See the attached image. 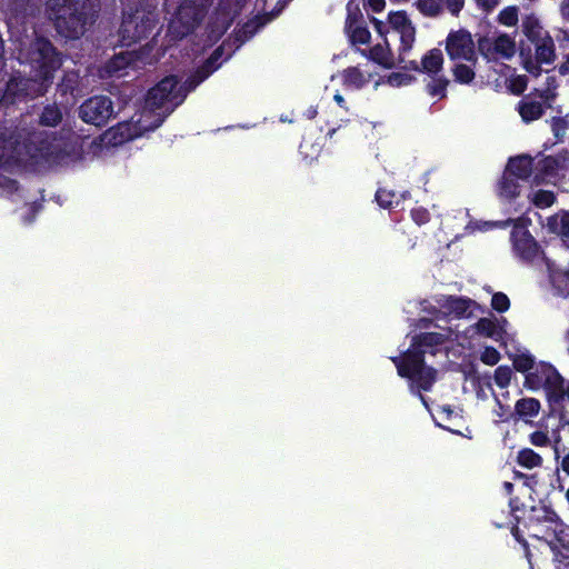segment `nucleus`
I'll list each match as a JSON object with an SVG mask.
<instances>
[{"instance_id": "nucleus-1", "label": "nucleus", "mask_w": 569, "mask_h": 569, "mask_svg": "<svg viewBox=\"0 0 569 569\" xmlns=\"http://www.w3.org/2000/svg\"><path fill=\"white\" fill-rule=\"evenodd\" d=\"M46 9L59 34L79 39L97 18L94 0H46Z\"/></svg>"}, {"instance_id": "nucleus-2", "label": "nucleus", "mask_w": 569, "mask_h": 569, "mask_svg": "<svg viewBox=\"0 0 569 569\" xmlns=\"http://www.w3.org/2000/svg\"><path fill=\"white\" fill-rule=\"evenodd\" d=\"M442 335L437 332L422 333L415 338L412 347L402 358H392L398 373L411 381V389L429 390L436 381V371L423 363V347L438 346Z\"/></svg>"}, {"instance_id": "nucleus-3", "label": "nucleus", "mask_w": 569, "mask_h": 569, "mask_svg": "<svg viewBox=\"0 0 569 569\" xmlns=\"http://www.w3.org/2000/svg\"><path fill=\"white\" fill-rule=\"evenodd\" d=\"M21 54L30 64L31 76L49 89L54 72L62 64L61 53L54 44L48 38L37 36Z\"/></svg>"}, {"instance_id": "nucleus-4", "label": "nucleus", "mask_w": 569, "mask_h": 569, "mask_svg": "<svg viewBox=\"0 0 569 569\" xmlns=\"http://www.w3.org/2000/svg\"><path fill=\"white\" fill-rule=\"evenodd\" d=\"M159 16L156 10L142 6L129 8L122 13V21L118 31L119 42L122 47H131L148 40L157 29Z\"/></svg>"}, {"instance_id": "nucleus-5", "label": "nucleus", "mask_w": 569, "mask_h": 569, "mask_svg": "<svg viewBox=\"0 0 569 569\" xmlns=\"http://www.w3.org/2000/svg\"><path fill=\"white\" fill-rule=\"evenodd\" d=\"M179 82L178 76L170 74L164 77L148 90L146 104L152 110L162 109L164 117L169 116L186 100V94H179L177 89Z\"/></svg>"}, {"instance_id": "nucleus-6", "label": "nucleus", "mask_w": 569, "mask_h": 569, "mask_svg": "<svg viewBox=\"0 0 569 569\" xmlns=\"http://www.w3.org/2000/svg\"><path fill=\"white\" fill-rule=\"evenodd\" d=\"M207 8L197 0H186L177 8L169 21V32L176 39H182L192 33L202 22Z\"/></svg>"}, {"instance_id": "nucleus-7", "label": "nucleus", "mask_w": 569, "mask_h": 569, "mask_svg": "<svg viewBox=\"0 0 569 569\" xmlns=\"http://www.w3.org/2000/svg\"><path fill=\"white\" fill-rule=\"evenodd\" d=\"M478 51L488 62L510 60L517 52L516 38L508 33H493L481 37L477 43Z\"/></svg>"}, {"instance_id": "nucleus-8", "label": "nucleus", "mask_w": 569, "mask_h": 569, "mask_svg": "<svg viewBox=\"0 0 569 569\" xmlns=\"http://www.w3.org/2000/svg\"><path fill=\"white\" fill-rule=\"evenodd\" d=\"M47 91L48 88L32 76L29 78L11 77L0 98V103L3 107H9L23 101L26 98L33 99L43 96Z\"/></svg>"}, {"instance_id": "nucleus-9", "label": "nucleus", "mask_w": 569, "mask_h": 569, "mask_svg": "<svg viewBox=\"0 0 569 569\" xmlns=\"http://www.w3.org/2000/svg\"><path fill=\"white\" fill-rule=\"evenodd\" d=\"M116 116L113 102L108 96H93L79 107V118L89 124L103 127Z\"/></svg>"}, {"instance_id": "nucleus-10", "label": "nucleus", "mask_w": 569, "mask_h": 569, "mask_svg": "<svg viewBox=\"0 0 569 569\" xmlns=\"http://www.w3.org/2000/svg\"><path fill=\"white\" fill-rule=\"evenodd\" d=\"M446 52L451 60L477 61V49L472 34L465 29L452 30L446 38Z\"/></svg>"}, {"instance_id": "nucleus-11", "label": "nucleus", "mask_w": 569, "mask_h": 569, "mask_svg": "<svg viewBox=\"0 0 569 569\" xmlns=\"http://www.w3.org/2000/svg\"><path fill=\"white\" fill-rule=\"evenodd\" d=\"M565 379L556 370L555 367L548 363H541L535 368L526 378V383L531 389L543 388L547 390L549 398L555 400L559 396V390Z\"/></svg>"}, {"instance_id": "nucleus-12", "label": "nucleus", "mask_w": 569, "mask_h": 569, "mask_svg": "<svg viewBox=\"0 0 569 569\" xmlns=\"http://www.w3.org/2000/svg\"><path fill=\"white\" fill-rule=\"evenodd\" d=\"M513 252L525 261H532L539 254V248L529 231L523 227L515 226L511 232Z\"/></svg>"}, {"instance_id": "nucleus-13", "label": "nucleus", "mask_w": 569, "mask_h": 569, "mask_svg": "<svg viewBox=\"0 0 569 569\" xmlns=\"http://www.w3.org/2000/svg\"><path fill=\"white\" fill-rule=\"evenodd\" d=\"M390 26L400 34L401 50L409 51L416 40V29L403 11L389 14Z\"/></svg>"}, {"instance_id": "nucleus-14", "label": "nucleus", "mask_w": 569, "mask_h": 569, "mask_svg": "<svg viewBox=\"0 0 569 569\" xmlns=\"http://www.w3.org/2000/svg\"><path fill=\"white\" fill-rule=\"evenodd\" d=\"M57 93L63 99L62 102H70L82 94L81 77L79 71H64L57 84Z\"/></svg>"}, {"instance_id": "nucleus-15", "label": "nucleus", "mask_w": 569, "mask_h": 569, "mask_svg": "<svg viewBox=\"0 0 569 569\" xmlns=\"http://www.w3.org/2000/svg\"><path fill=\"white\" fill-rule=\"evenodd\" d=\"M274 17L273 12L258 14L254 18L248 20L239 29L234 30L233 37L237 48L241 47L248 40H250L260 28L270 22Z\"/></svg>"}, {"instance_id": "nucleus-16", "label": "nucleus", "mask_w": 569, "mask_h": 569, "mask_svg": "<svg viewBox=\"0 0 569 569\" xmlns=\"http://www.w3.org/2000/svg\"><path fill=\"white\" fill-rule=\"evenodd\" d=\"M362 54L367 56L365 51H362ZM368 57L372 61L388 69H391L396 66V59L389 48L387 39H383L382 42L375 44L369 50Z\"/></svg>"}, {"instance_id": "nucleus-17", "label": "nucleus", "mask_w": 569, "mask_h": 569, "mask_svg": "<svg viewBox=\"0 0 569 569\" xmlns=\"http://www.w3.org/2000/svg\"><path fill=\"white\" fill-rule=\"evenodd\" d=\"M106 136L108 137L109 143L112 146H121L128 141L134 139L136 133L129 122H119L111 127Z\"/></svg>"}, {"instance_id": "nucleus-18", "label": "nucleus", "mask_w": 569, "mask_h": 569, "mask_svg": "<svg viewBox=\"0 0 569 569\" xmlns=\"http://www.w3.org/2000/svg\"><path fill=\"white\" fill-rule=\"evenodd\" d=\"M518 111L525 122L538 120L543 114L541 102L525 97L518 104Z\"/></svg>"}, {"instance_id": "nucleus-19", "label": "nucleus", "mask_w": 569, "mask_h": 569, "mask_svg": "<svg viewBox=\"0 0 569 569\" xmlns=\"http://www.w3.org/2000/svg\"><path fill=\"white\" fill-rule=\"evenodd\" d=\"M547 227L552 233L562 237V241L569 240V212L559 211L549 217L547 220Z\"/></svg>"}, {"instance_id": "nucleus-20", "label": "nucleus", "mask_w": 569, "mask_h": 569, "mask_svg": "<svg viewBox=\"0 0 569 569\" xmlns=\"http://www.w3.org/2000/svg\"><path fill=\"white\" fill-rule=\"evenodd\" d=\"M532 159L528 156H519L510 159L508 163V171L510 174L518 179H527L532 173Z\"/></svg>"}, {"instance_id": "nucleus-21", "label": "nucleus", "mask_w": 569, "mask_h": 569, "mask_svg": "<svg viewBox=\"0 0 569 569\" xmlns=\"http://www.w3.org/2000/svg\"><path fill=\"white\" fill-rule=\"evenodd\" d=\"M522 32L532 43L545 40V38H549L548 31L543 29L538 19L535 17H527L522 22Z\"/></svg>"}, {"instance_id": "nucleus-22", "label": "nucleus", "mask_w": 569, "mask_h": 569, "mask_svg": "<svg viewBox=\"0 0 569 569\" xmlns=\"http://www.w3.org/2000/svg\"><path fill=\"white\" fill-rule=\"evenodd\" d=\"M535 59L540 63L551 64L556 59L555 42L551 37L535 43Z\"/></svg>"}, {"instance_id": "nucleus-23", "label": "nucleus", "mask_w": 569, "mask_h": 569, "mask_svg": "<svg viewBox=\"0 0 569 569\" xmlns=\"http://www.w3.org/2000/svg\"><path fill=\"white\" fill-rule=\"evenodd\" d=\"M209 76H211L210 70H206L199 66L182 84H178L177 89L179 94H186L187 97L189 92L194 90L201 82L209 78Z\"/></svg>"}, {"instance_id": "nucleus-24", "label": "nucleus", "mask_w": 569, "mask_h": 569, "mask_svg": "<svg viewBox=\"0 0 569 569\" xmlns=\"http://www.w3.org/2000/svg\"><path fill=\"white\" fill-rule=\"evenodd\" d=\"M422 70L436 74L443 66V54L439 49H432L421 60Z\"/></svg>"}, {"instance_id": "nucleus-25", "label": "nucleus", "mask_w": 569, "mask_h": 569, "mask_svg": "<svg viewBox=\"0 0 569 569\" xmlns=\"http://www.w3.org/2000/svg\"><path fill=\"white\" fill-rule=\"evenodd\" d=\"M62 121V111L56 104H47L43 107L39 117V123L43 127H57Z\"/></svg>"}, {"instance_id": "nucleus-26", "label": "nucleus", "mask_w": 569, "mask_h": 569, "mask_svg": "<svg viewBox=\"0 0 569 569\" xmlns=\"http://www.w3.org/2000/svg\"><path fill=\"white\" fill-rule=\"evenodd\" d=\"M540 407L537 399L523 398L516 402L515 410L522 418H532L539 413Z\"/></svg>"}, {"instance_id": "nucleus-27", "label": "nucleus", "mask_w": 569, "mask_h": 569, "mask_svg": "<svg viewBox=\"0 0 569 569\" xmlns=\"http://www.w3.org/2000/svg\"><path fill=\"white\" fill-rule=\"evenodd\" d=\"M470 300L457 297H447L441 307L447 310V312L456 316L462 317L467 310L469 309Z\"/></svg>"}, {"instance_id": "nucleus-28", "label": "nucleus", "mask_w": 569, "mask_h": 569, "mask_svg": "<svg viewBox=\"0 0 569 569\" xmlns=\"http://www.w3.org/2000/svg\"><path fill=\"white\" fill-rule=\"evenodd\" d=\"M342 79L346 86L352 87L355 89H360L368 82L366 76L355 67L346 69L342 72Z\"/></svg>"}, {"instance_id": "nucleus-29", "label": "nucleus", "mask_w": 569, "mask_h": 569, "mask_svg": "<svg viewBox=\"0 0 569 569\" xmlns=\"http://www.w3.org/2000/svg\"><path fill=\"white\" fill-rule=\"evenodd\" d=\"M517 460L520 466L528 468V469L539 467L542 463L541 456L529 448H525V449L520 450L518 452Z\"/></svg>"}, {"instance_id": "nucleus-30", "label": "nucleus", "mask_w": 569, "mask_h": 569, "mask_svg": "<svg viewBox=\"0 0 569 569\" xmlns=\"http://www.w3.org/2000/svg\"><path fill=\"white\" fill-rule=\"evenodd\" d=\"M417 9L427 17H437L443 8V0H417Z\"/></svg>"}, {"instance_id": "nucleus-31", "label": "nucleus", "mask_w": 569, "mask_h": 569, "mask_svg": "<svg viewBox=\"0 0 569 569\" xmlns=\"http://www.w3.org/2000/svg\"><path fill=\"white\" fill-rule=\"evenodd\" d=\"M134 52H119L114 54L108 62V69L110 71H119L127 68L134 61Z\"/></svg>"}, {"instance_id": "nucleus-32", "label": "nucleus", "mask_w": 569, "mask_h": 569, "mask_svg": "<svg viewBox=\"0 0 569 569\" xmlns=\"http://www.w3.org/2000/svg\"><path fill=\"white\" fill-rule=\"evenodd\" d=\"M499 196L505 199H512L519 194V184L515 179L503 176L499 182Z\"/></svg>"}, {"instance_id": "nucleus-33", "label": "nucleus", "mask_w": 569, "mask_h": 569, "mask_svg": "<svg viewBox=\"0 0 569 569\" xmlns=\"http://www.w3.org/2000/svg\"><path fill=\"white\" fill-rule=\"evenodd\" d=\"M497 20L502 26L516 27L519 21V9L516 6L507 7L499 12Z\"/></svg>"}, {"instance_id": "nucleus-34", "label": "nucleus", "mask_w": 569, "mask_h": 569, "mask_svg": "<svg viewBox=\"0 0 569 569\" xmlns=\"http://www.w3.org/2000/svg\"><path fill=\"white\" fill-rule=\"evenodd\" d=\"M452 73L455 80L460 83H470L475 78L473 68L465 63H457L452 69Z\"/></svg>"}, {"instance_id": "nucleus-35", "label": "nucleus", "mask_w": 569, "mask_h": 569, "mask_svg": "<svg viewBox=\"0 0 569 569\" xmlns=\"http://www.w3.org/2000/svg\"><path fill=\"white\" fill-rule=\"evenodd\" d=\"M476 329L478 333L488 338L496 339L499 336V330L496 322L489 318H481L476 323Z\"/></svg>"}, {"instance_id": "nucleus-36", "label": "nucleus", "mask_w": 569, "mask_h": 569, "mask_svg": "<svg viewBox=\"0 0 569 569\" xmlns=\"http://www.w3.org/2000/svg\"><path fill=\"white\" fill-rule=\"evenodd\" d=\"M555 193L549 190H537L531 194V201L538 208H548L555 202Z\"/></svg>"}, {"instance_id": "nucleus-37", "label": "nucleus", "mask_w": 569, "mask_h": 569, "mask_svg": "<svg viewBox=\"0 0 569 569\" xmlns=\"http://www.w3.org/2000/svg\"><path fill=\"white\" fill-rule=\"evenodd\" d=\"M511 377H512V370L508 366H499L495 370L493 379H495L496 385L500 388L508 387L510 383Z\"/></svg>"}, {"instance_id": "nucleus-38", "label": "nucleus", "mask_w": 569, "mask_h": 569, "mask_svg": "<svg viewBox=\"0 0 569 569\" xmlns=\"http://www.w3.org/2000/svg\"><path fill=\"white\" fill-rule=\"evenodd\" d=\"M223 54V46H219L216 48L212 53L204 60L201 67L206 70H210V74H212L220 66L219 60Z\"/></svg>"}, {"instance_id": "nucleus-39", "label": "nucleus", "mask_w": 569, "mask_h": 569, "mask_svg": "<svg viewBox=\"0 0 569 569\" xmlns=\"http://www.w3.org/2000/svg\"><path fill=\"white\" fill-rule=\"evenodd\" d=\"M535 359L531 355L521 353L518 355L513 360V367L517 371L527 372L533 369Z\"/></svg>"}, {"instance_id": "nucleus-40", "label": "nucleus", "mask_w": 569, "mask_h": 569, "mask_svg": "<svg viewBox=\"0 0 569 569\" xmlns=\"http://www.w3.org/2000/svg\"><path fill=\"white\" fill-rule=\"evenodd\" d=\"M557 87L558 84L555 77L547 78V87L545 89L539 90L540 98L546 102L553 100L556 97Z\"/></svg>"}, {"instance_id": "nucleus-41", "label": "nucleus", "mask_w": 569, "mask_h": 569, "mask_svg": "<svg viewBox=\"0 0 569 569\" xmlns=\"http://www.w3.org/2000/svg\"><path fill=\"white\" fill-rule=\"evenodd\" d=\"M491 307L498 312H505L510 307L509 298L502 292H496L491 299Z\"/></svg>"}, {"instance_id": "nucleus-42", "label": "nucleus", "mask_w": 569, "mask_h": 569, "mask_svg": "<svg viewBox=\"0 0 569 569\" xmlns=\"http://www.w3.org/2000/svg\"><path fill=\"white\" fill-rule=\"evenodd\" d=\"M350 39L353 44H366L370 40V32L367 28L356 27L351 31Z\"/></svg>"}, {"instance_id": "nucleus-43", "label": "nucleus", "mask_w": 569, "mask_h": 569, "mask_svg": "<svg viewBox=\"0 0 569 569\" xmlns=\"http://www.w3.org/2000/svg\"><path fill=\"white\" fill-rule=\"evenodd\" d=\"M500 353L499 351L493 347H487L481 352L480 360L488 366H495L500 360Z\"/></svg>"}, {"instance_id": "nucleus-44", "label": "nucleus", "mask_w": 569, "mask_h": 569, "mask_svg": "<svg viewBox=\"0 0 569 569\" xmlns=\"http://www.w3.org/2000/svg\"><path fill=\"white\" fill-rule=\"evenodd\" d=\"M0 190L2 193L13 194L19 190V182L16 179L1 176L0 177Z\"/></svg>"}, {"instance_id": "nucleus-45", "label": "nucleus", "mask_w": 569, "mask_h": 569, "mask_svg": "<svg viewBox=\"0 0 569 569\" xmlns=\"http://www.w3.org/2000/svg\"><path fill=\"white\" fill-rule=\"evenodd\" d=\"M530 442L536 447H548L551 442L547 431L537 430L530 435Z\"/></svg>"}, {"instance_id": "nucleus-46", "label": "nucleus", "mask_w": 569, "mask_h": 569, "mask_svg": "<svg viewBox=\"0 0 569 569\" xmlns=\"http://www.w3.org/2000/svg\"><path fill=\"white\" fill-rule=\"evenodd\" d=\"M448 84V80L445 79H435L431 83L428 84V92L433 97H443L446 87Z\"/></svg>"}, {"instance_id": "nucleus-47", "label": "nucleus", "mask_w": 569, "mask_h": 569, "mask_svg": "<svg viewBox=\"0 0 569 569\" xmlns=\"http://www.w3.org/2000/svg\"><path fill=\"white\" fill-rule=\"evenodd\" d=\"M228 2L229 0H221L219 3V13L224 16L222 32H224L232 24L234 17L238 14V9H234L232 14L229 12L224 14L226 4Z\"/></svg>"}, {"instance_id": "nucleus-48", "label": "nucleus", "mask_w": 569, "mask_h": 569, "mask_svg": "<svg viewBox=\"0 0 569 569\" xmlns=\"http://www.w3.org/2000/svg\"><path fill=\"white\" fill-rule=\"evenodd\" d=\"M393 193L386 190H378L376 199L382 208H388L392 203Z\"/></svg>"}, {"instance_id": "nucleus-49", "label": "nucleus", "mask_w": 569, "mask_h": 569, "mask_svg": "<svg viewBox=\"0 0 569 569\" xmlns=\"http://www.w3.org/2000/svg\"><path fill=\"white\" fill-rule=\"evenodd\" d=\"M542 63L538 62L537 60H531V59H527L525 62H523V68L526 69L527 72H529L530 74L535 76V77H539L540 73H541V66Z\"/></svg>"}, {"instance_id": "nucleus-50", "label": "nucleus", "mask_w": 569, "mask_h": 569, "mask_svg": "<svg viewBox=\"0 0 569 569\" xmlns=\"http://www.w3.org/2000/svg\"><path fill=\"white\" fill-rule=\"evenodd\" d=\"M31 1L32 0H13L14 10L19 11L23 16L30 14L32 12Z\"/></svg>"}, {"instance_id": "nucleus-51", "label": "nucleus", "mask_w": 569, "mask_h": 569, "mask_svg": "<svg viewBox=\"0 0 569 569\" xmlns=\"http://www.w3.org/2000/svg\"><path fill=\"white\" fill-rule=\"evenodd\" d=\"M465 0H446L447 9L453 14L457 16L461 9L463 8Z\"/></svg>"}, {"instance_id": "nucleus-52", "label": "nucleus", "mask_w": 569, "mask_h": 569, "mask_svg": "<svg viewBox=\"0 0 569 569\" xmlns=\"http://www.w3.org/2000/svg\"><path fill=\"white\" fill-rule=\"evenodd\" d=\"M566 122L561 119H557L552 123V130L557 138H562L566 134Z\"/></svg>"}, {"instance_id": "nucleus-53", "label": "nucleus", "mask_w": 569, "mask_h": 569, "mask_svg": "<svg viewBox=\"0 0 569 569\" xmlns=\"http://www.w3.org/2000/svg\"><path fill=\"white\" fill-rule=\"evenodd\" d=\"M476 3L483 10L491 11L499 4V0H476Z\"/></svg>"}, {"instance_id": "nucleus-54", "label": "nucleus", "mask_w": 569, "mask_h": 569, "mask_svg": "<svg viewBox=\"0 0 569 569\" xmlns=\"http://www.w3.org/2000/svg\"><path fill=\"white\" fill-rule=\"evenodd\" d=\"M559 12L563 21L569 22V0H561Z\"/></svg>"}, {"instance_id": "nucleus-55", "label": "nucleus", "mask_w": 569, "mask_h": 569, "mask_svg": "<svg viewBox=\"0 0 569 569\" xmlns=\"http://www.w3.org/2000/svg\"><path fill=\"white\" fill-rule=\"evenodd\" d=\"M565 397L569 401V382H566V381H563V383L559 390V396H556L555 401H558Z\"/></svg>"}, {"instance_id": "nucleus-56", "label": "nucleus", "mask_w": 569, "mask_h": 569, "mask_svg": "<svg viewBox=\"0 0 569 569\" xmlns=\"http://www.w3.org/2000/svg\"><path fill=\"white\" fill-rule=\"evenodd\" d=\"M559 73L562 76L569 74V54L566 57V60L558 68Z\"/></svg>"}, {"instance_id": "nucleus-57", "label": "nucleus", "mask_w": 569, "mask_h": 569, "mask_svg": "<svg viewBox=\"0 0 569 569\" xmlns=\"http://www.w3.org/2000/svg\"><path fill=\"white\" fill-rule=\"evenodd\" d=\"M375 11H380L385 7V0H369Z\"/></svg>"}, {"instance_id": "nucleus-58", "label": "nucleus", "mask_w": 569, "mask_h": 569, "mask_svg": "<svg viewBox=\"0 0 569 569\" xmlns=\"http://www.w3.org/2000/svg\"><path fill=\"white\" fill-rule=\"evenodd\" d=\"M562 471L569 476V453H567L561 460Z\"/></svg>"}, {"instance_id": "nucleus-59", "label": "nucleus", "mask_w": 569, "mask_h": 569, "mask_svg": "<svg viewBox=\"0 0 569 569\" xmlns=\"http://www.w3.org/2000/svg\"><path fill=\"white\" fill-rule=\"evenodd\" d=\"M543 163L546 169H552L556 164V160L551 157H548L543 160Z\"/></svg>"}, {"instance_id": "nucleus-60", "label": "nucleus", "mask_w": 569, "mask_h": 569, "mask_svg": "<svg viewBox=\"0 0 569 569\" xmlns=\"http://www.w3.org/2000/svg\"><path fill=\"white\" fill-rule=\"evenodd\" d=\"M333 99L341 108H346V100L340 93H336Z\"/></svg>"}, {"instance_id": "nucleus-61", "label": "nucleus", "mask_w": 569, "mask_h": 569, "mask_svg": "<svg viewBox=\"0 0 569 569\" xmlns=\"http://www.w3.org/2000/svg\"><path fill=\"white\" fill-rule=\"evenodd\" d=\"M496 401H497V405L499 406V409H500V410H498L497 416L499 418H503L505 417V413L502 411L503 408H502V406H501V403H500V401L498 399H496Z\"/></svg>"}, {"instance_id": "nucleus-62", "label": "nucleus", "mask_w": 569, "mask_h": 569, "mask_svg": "<svg viewBox=\"0 0 569 569\" xmlns=\"http://www.w3.org/2000/svg\"><path fill=\"white\" fill-rule=\"evenodd\" d=\"M503 487H505V489H506V491H507L508 493H511L512 488H513V486H512V483H511V482H508V481H507V482H505V483H503Z\"/></svg>"}, {"instance_id": "nucleus-63", "label": "nucleus", "mask_w": 569, "mask_h": 569, "mask_svg": "<svg viewBox=\"0 0 569 569\" xmlns=\"http://www.w3.org/2000/svg\"><path fill=\"white\" fill-rule=\"evenodd\" d=\"M565 341L567 343V350L569 352V330H567L566 333H565Z\"/></svg>"}, {"instance_id": "nucleus-64", "label": "nucleus", "mask_w": 569, "mask_h": 569, "mask_svg": "<svg viewBox=\"0 0 569 569\" xmlns=\"http://www.w3.org/2000/svg\"><path fill=\"white\" fill-rule=\"evenodd\" d=\"M40 207H41V206H40V204H37L36 202H34V203H32V206H31V211H32V213L34 214V213L38 211V209H39Z\"/></svg>"}]
</instances>
